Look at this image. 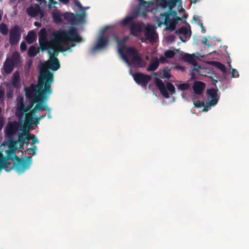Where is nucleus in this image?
Here are the masks:
<instances>
[{"label":"nucleus","mask_w":249,"mask_h":249,"mask_svg":"<svg viewBox=\"0 0 249 249\" xmlns=\"http://www.w3.org/2000/svg\"><path fill=\"white\" fill-rule=\"evenodd\" d=\"M18 143L12 137H9V149L6 151L5 156L0 151V159L5 163H10L14 169L18 174H22L30 168L32 163V157L25 159L18 157L16 154Z\"/></svg>","instance_id":"f257e3e1"},{"label":"nucleus","mask_w":249,"mask_h":249,"mask_svg":"<svg viewBox=\"0 0 249 249\" xmlns=\"http://www.w3.org/2000/svg\"><path fill=\"white\" fill-rule=\"evenodd\" d=\"M53 36L54 38L53 42L57 46H59L60 48V51L62 52L66 51L67 49H63L59 45L60 43L70 45V47L68 48V50H69L71 49V47L75 46V43L79 42L81 40L77 29L73 27H71L68 31L65 30H57L54 32Z\"/></svg>","instance_id":"f03ea898"},{"label":"nucleus","mask_w":249,"mask_h":249,"mask_svg":"<svg viewBox=\"0 0 249 249\" xmlns=\"http://www.w3.org/2000/svg\"><path fill=\"white\" fill-rule=\"evenodd\" d=\"M50 72L48 70L41 72L39 75L36 85L31 84L29 88H25V95L30 100L29 105L27 106L29 110L35 104L40 101L38 99V94L44 87L47 80V76Z\"/></svg>","instance_id":"7ed1b4c3"},{"label":"nucleus","mask_w":249,"mask_h":249,"mask_svg":"<svg viewBox=\"0 0 249 249\" xmlns=\"http://www.w3.org/2000/svg\"><path fill=\"white\" fill-rule=\"evenodd\" d=\"M124 61L129 65L132 64L135 68L145 66L146 63L140 56L138 51L134 47L123 45L118 49Z\"/></svg>","instance_id":"20e7f679"},{"label":"nucleus","mask_w":249,"mask_h":249,"mask_svg":"<svg viewBox=\"0 0 249 249\" xmlns=\"http://www.w3.org/2000/svg\"><path fill=\"white\" fill-rule=\"evenodd\" d=\"M47 80L45 83V85L43 89L38 94V99L40 100L39 102L36 103L35 107L30 111L27 114H35L42 109V107H44V104L49 100L50 95L52 93V89H51V84L53 81V74L50 72L47 76Z\"/></svg>","instance_id":"39448f33"},{"label":"nucleus","mask_w":249,"mask_h":249,"mask_svg":"<svg viewBox=\"0 0 249 249\" xmlns=\"http://www.w3.org/2000/svg\"><path fill=\"white\" fill-rule=\"evenodd\" d=\"M181 4V0H177L176 1H171L170 7L168 8L167 11L163 13H160V17H156V21L158 23V26H160L162 24L166 25H168L169 23L171 24L173 23V20L170 18V16L172 17H175L177 15V12L173 11V9L176 6L178 3Z\"/></svg>","instance_id":"423d86ee"},{"label":"nucleus","mask_w":249,"mask_h":249,"mask_svg":"<svg viewBox=\"0 0 249 249\" xmlns=\"http://www.w3.org/2000/svg\"><path fill=\"white\" fill-rule=\"evenodd\" d=\"M155 83L161 94L165 98H169V93L171 95L176 93L174 86L171 83L167 82L166 86H165L162 81L158 77L155 78Z\"/></svg>","instance_id":"0eeeda50"},{"label":"nucleus","mask_w":249,"mask_h":249,"mask_svg":"<svg viewBox=\"0 0 249 249\" xmlns=\"http://www.w3.org/2000/svg\"><path fill=\"white\" fill-rule=\"evenodd\" d=\"M21 37V28L18 25H15L10 30L9 43L11 45H17Z\"/></svg>","instance_id":"6e6552de"},{"label":"nucleus","mask_w":249,"mask_h":249,"mask_svg":"<svg viewBox=\"0 0 249 249\" xmlns=\"http://www.w3.org/2000/svg\"><path fill=\"white\" fill-rule=\"evenodd\" d=\"M133 77L135 82L142 87L145 88L151 80V77L150 75L145 74L142 72H136L133 74Z\"/></svg>","instance_id":"1a4fd4ad"},{"label":"nucleus","mask_w":249,"mask_h":249,"mask_svg":"<svg viewBox=\"0 0 249 249\" xmlns=\"http://www.w3.org/2000/svg\"><path fill=\"white\" fill-rule=\"evenodd\" d=\"M85 12L82 14H74L72 13L66 12L64 14V19L72 24L82 22L84 20Z\"/></svg>","instance_id":"9d476101"},{"label":"nucleus","mask_w":249,"mask_h":249,"mask_svg":"<svg viewBox=\"0 0 249 249\" xmlns=\"http://www.w3.org/2000/svg\"><path fill=\"white\" fill-rule=\"evenodd\" d=\"M60 67L59 59L57 58H50L49 60L45 62L43 65V69L44 70L40 71V73L45 71H49V69L53 71H56ZM40 73H39L40 74Z\"/></svg>","instance_id":"9b49d317"},{"label":"nucleus","mask_w":249,"mask_h":249,"mask_svg":"<svg viewBox=\"0 0 249 249\" xmlns=\"http://www.w3.org/2000/svg\"><path fill=\"white\" fill-rule=\"evenodd\" d=\"M41 35L39 37V42L42 50H49V49L53 50V47H49L48 41L46 37V32L45 29H42L40 30Z\"/></svg>","instance_id":"f8f14e48"},{"label":"nucleus","mask_w":249,"mask_h":249,"mask_svg":"<svg viewBox=\"0 0 249 249\" xmlns=\"http://www.w3.org/2000/svg\"><path fill=\"white\" fill-rule=\"evenodd\" d=\"M108 43V39L107 37L101 36L97 39L96 44L92 48V52L103 49L106 47Z\"/></svg>","instance_id":"ddd939ff"},{"label":"nucleus","mask_w":249,"mask_h":249,"mask_svg":"<svg viewBox=\"0 0 249 249\" xmlns=\"http://www.w3.org/2000/svg\"><path fill=\"white\" fill-rule=\"evenodd\" d=\"M217 91V89L214 88L207 89V92L208 94V98H211V100L209 101V106H214L217 103L219 99Z\"/></svg>","instance_id":"4468645a"},{"label":"nucleus","mask_w":249,"mask_h":249,"mask_svg":"<svg viewBox=\"0 0 249 249\" xmlns=\"http://www.w3.org/2000/svg\"><path fill=\"white\" fill-rule=\"evenodd\" d=\"M28 111H29V108L25 105L23 100L21 98L18 104V107L16 110V116L20 118Z\"/></svg>","instance_id":"2eb2a0df"},{"label":"nucleus","mask_w":249,"mask_h":249,"mask_svg":"<svg viewBox=\"0 0 249 249\" xmlns=\"http://www.w3.org/2000/svg\"><path fill=\"white\" fill-rule=\"evenodd\" d=\"M18 130V124L16 122H9L5 129V134L9 137H12Z\"/></svg>","instance_id":"dca6fc26"},{"label":"nucleus","mask_w":249,"mask_h":249,"mask_svg":"<svg viewBox=\"0 0 249 249\" xmlns=\"http://www.w3.org/2000/svg\"><path fill=\"white\" fill-rule=\"evenodd\" d=\"M40 8V7L38 4H36L35 5H31L26 9L27 14L32 18L36 17L38 15Z\"/></svg>","instance_id":"f3484780"},{"label":"nucleus","mask_w":249,"mask_h":249,"mask_svg":"<svg viewBox=\"0 0 249 249\" xmlns=\"http://www.w3.org/2000/svg\"><path fill=\"white\" fill-rule=\"evenodd\" d=\"M35 116V115L31 114H26L25 116L24 119V124L27 126H30L32 124H35L37 125L39 124V120L37 118V117L36 118V120L34 121L33 118Z\"/></svg>","instance_id":"a211bd4d"},{"label":"nucleus","mask_w":249,"mask_h":249,"mask_svg":"<svg viewBox=\"0 0 249 249\" xmlns=\"http://www.w3.org/2000/svg\"><path fill=\"white\" fill-rule=\"evenodd\" d=\"M204 88L205 84L203 82L196 81L194 83L193 89L195 94L201 95Z\"/></svg>","instance_id":"6ab92c4d"},{"label":"nucleus","mask_w":249,"mask_h":249,"mask_svg":"<svg viewBox=\"0 0 249 249\" xmlns=\"http://www.w3.org/2000/svg\"><path fill=\"white\" fill-rule=\"evenodd\" d=\"M144 36L150 42L153 43L156 40L157 35L153 29L146 28L144 32Z\"/></svg>","instance_id":"aec40b11"},{"label":"nucleus","mask_w":249,"mask_h":249,"mask_svg":"<svg viewBox=\"0 0 249 249\" xmlns=\"http://www.w3.org/2000/svg\"><path fill=\"white\" fill-rule=\"evenodd\" d=\"M195 54L185 53L182 55V59L184 61L188 62L194 66H196L197 62L195 60Z\"/></svg>","instance_id":"412c9836"},{"label":"nucleus","mask_w":249,"mask_h":249,"mask_svg":"<svg viewBox=\"0 0 249 249\" xmlns=\"http://www.w3.org/2000/svg\"><path fill=\"white\" fill-rule=\"evenodd\" d=\"M159 64L160 62L158 57H154L151 60L149 65L147 68V71H156L158 69Z\"/></svg>","instance_id":"4be33fe9"},{"label":"nucleus","mask_w":249,"mask_h":249,"mask_svg":"<svg viewBox=\"0 0 249 249\" xmlns=\"http://www.w3.org/2000/svg\"><path fill=\"white\" fill-rule=\"evenodd\" d=\"M12 84L16 88L19 89L20 87V74L18 71L13 74Z\"/></svg>","instance_id":"5701e85b"},{"label":"nucleus","mask_w":249,"mask_h":249,"mask_svg":"<svg viewBox=\"0 0 249 249\" xmlns=\"http://www.w3.org/2000/svg\"><path fill=\"white\" fill-rule=\"evenodd\" d=\"M15 65L12 63L9 59L6 58L3 64V70L6 74L10 73L14 69Z\"/></svg>","instance_id":"b1692460"},{"label":"nucleus","mask_w":249,"mask_h":249,"mask_svg":"<svg viewBox=\"0 0 249 249\" xmlns=\"http://www.w3.org/2000/svg\"><path fill=\"white\" fill-rule=\"evenodd\" d=\"M142 30V27L139 23H132L130 26V33L135 36L137 33H140Z\"/></svg>","instance_id":"393cba45"},{"label":"nucleus","mask_w":249,"mask_h":249,"mask_svg":"<svg viewBox=\"0 0 249 249\" xmlns=\"http://www.w3.org/2000/svg\"><path fill=\"white\" fill-rule=\"evenodd\" d=\"M176 34H182L185 36L186 37H190L191 36V30L188 29L185 26L180 27L178 30L175 31Z\"/></svg>","instance_id":"a878e982"},{"label":"nucleus","mask_w":249,"mask_h":249,"mask_svg":"<svg viewBox=\"0 0 249 249\" xmlns=\"http://www.w3.org/2000/svg\"><path fill=\"white\" fill-rule=\"evenodd\" d=\"M177 0H172V1H176ZM172 0H155L157 6L160 7L162 8H165L167 7H170V1Z\"/></svg>","instance_id":"bb28decb"},{"label":"nucleus","mask_w":249,"mask_h":249,"mask_svg":"<svg viewBox=\"0 0 249 249\" xmlns=\"http://www.w3.org/2000/svg\"><path fill=\"white\" fill-rule=\"evenodd\" d=\"M7 58L9 59V60L12 62L15 66L18 65L20 63V56L17 52L14 53L11 58Z\"/></svg>","instance_id":"cd10ccee"},{"label":"nucleus","mask_w":249,"mask_h":249,"mask_svg":"<svg viewBox=\"0 0 249 249\" xmlns=\"http://www.w3.org/2000/svg\"><path fill=\"white\" fill-rule=\"evenodd\" d=\"M36 39V37L35 33L32 31L29 32L26 37L27 42L28 44H32L35 41Z\"/></svg>","instance_id":"c85d7f7f"},{"label":"nucleus","mask_w":249,"mask_h":249,"mask_svg":"<svg viewBox=\"0 0 249 249\" xmlns=\"http://www.w3.org/2000/svg\"><path fill=\"white\" fill-rule=\"evenodd\" d=\"M39 53V50L37 51L36 47L34 45L30 46L28 51V54L30 57H34Z\"/></svg>","instance_id":"c756f323"},{"label":"nucleus","mask_w":249,"mask_h":249,"mask_svg":"<svg viewBox=\"0 0 249 249\" xmlns=\"http://www.w3.org/2000/svg\"><path fill=\"white\" fill-rule=\"evenodd\" d=\"M0 32L3 35H7L8 33V29L7 26L4 23H1L0 24Z\"/></svg>","instance_id":"7c9ffc66"},{"label":"nucleus","mask_w":249,"mask_h":249,"mask_svg":"<svg viewBox=\"0 0 249 249\" xmlns=\"http://www.w3.org/2000/svg\"><path fill=\"white\" fill-rule=\"evenodd\" d=\"M133 19L132 16H128L124 18L121 22V24L124 26H126L130 23Z\"/></svg>","instance_id":"2f4dec72"},{"label":"nucleus","mask_w":249,"mask_h":249,"mask_svg":"<svg viewBox=\"0 0 249 249\" xmlns=\"http://www.w3.org/2000/svg\"><path fill=\"white\" fill-rule=\"evenodd\" d=\"M177 86L178 89L180 90H185L189 89L190 85L188 83H182Z\"/></svg>","instance_id":"473e14b6"},{"label":"nucleus","mask_w":249,"mask_h":249,"mask_svg":"<svg viewBox=\"0 0 249 249\" xmlns=\"http://www.w3.org/2000/svg\"><path fill=\"white\" fill-rule=\"evenodd\" d=\"M145 9H146V8L144 7ZM147 10L146 9H145V10H142V9L141 8V6H139L138 8H137V13L142 16V17H144V18H145L147 17Z\"/></svg>","instance_id":"72a5a7b5"},{"label":"nucleus","mask_w":249,"mask_h":249,"mask_svg":"<svg viewBox=\"0 0 249 249\" xmlns=\"http://www.w3.org/2000/svg\"><path fill=\"white\" fill-rule=\"evenodd\" d=\"M18 143L23 142V143H26V134L25 132L21 133L18 135V140L17 141Z\"/></svg>","instance_id":"f704fd0d"},{"label":"nucleus","mask_w":249,"mask_h":249,"mask_svg":"<svg viewBox=\"0 0 249 249\" xmlns=\"http://www.w3.org/2000/svg\"><path fill=\"white\" fill-rule=\"evenodd\" d=\"M162 72H163V74H162L163 78H165L169 79L171 77V75L170 74V70L169 68H166L164 69H163Z\"/></svg>","instance_id":"c9c22d12"},{"label":"nucleus","mask_w":249,"mask_h":249,"mask_svg":"<svg viewBox=\"0 0 249 249\" xmlns=\"http://www.w3.org/2000/svg\"><path fill=\"white\" fill-rule=\"evenodd\" d=\"M215 66L219 69L222 72L225 73L226 72V69L225 66L219 62H215Z\"/></svg>","instance_id":"e433bc0d"},{"label":"nucleus","mask_w":249,"mask_h":249,"mask_svg":"<svg viewBox=\"0 0 249 249\" xmlns=\"http://www.w3.org/2000/svg\"><path fill=\"white\" fill-rule=\"evenodd\" d=\"M175 54L176 53L174 52V51L170 50L166 51L164 53L165 56L167 58H171L175 56Z\"/></svg>","instance_id":"4c0bfd02"},{"label":"nucleus","mask_w":249,"mask_h":249,"mask_svg":"<svg viewBox=\"0 0 249 249\" xmlns=\"http://www.w3.org/2000/svg\"><path fill=\"white\" fill-rule=\"evenodd\" d=\"M53 18L54 21L56 23H60L62 21L60 15L58 13H53Z\"/></svg>","instance_id":"58836bf2"},{"label":"nucleus","mask_w":249,"mask_h":249,"mask_svg":"<svg viewBox=\"0 0 249 249\" xmlns=\"http://www.w3.org/2000/svg\"><path fill=\"white\" fill-rule=\"evenodd\" d=\"M140 2V6L143 7L147 8L150 4V2L146 1L144 0H138Z\"/></svg>","instance_id":"ea45409f"},{"label":"nucleus","mask_w":249,"mask_h":249,"mask_svg":"<svg viewBox=\"0 0 249 249\" xmlns=\"http://www.w3.org/2000/svg\"><path fill=\"white\" fill-rule=\"evenodd\" d=\"M53 52H51L49 50H48V53H50V58H57V56L58 55L59 51L55 50L54 49Z\"/></svg>","instance_id":"a19ab883"},{"label":"nucleus","mask_w":249,"mask_h":249,"mask_svg":"<svg viewBox=\"0 0 249 249\" xmlns=\"http://www.w3.org/2000/svg\"><path fill=\"white\" fill-rule=\"evenodd\" d=\"M74 3L76 6H77L79 9L83 10V13L85 12V9L82 6L81 4L80 3V1L78 0H74Z\"/></svg>","instance_id":"79ce46f5"},{"label":"nucleus","mask_w":249,"mask_h":249,"mask_svg":"<svg viewBox=\"0 0 249 249\" xmlns=\"http://www.w3.org/2000/svg\"><path fill=\"white\" fill-rule=\"evenodd\" d=\"M239 74L238 71L235 69H231V78L238 77Z\"/></svg>","instance_id":"37998d69"},{"label":"nucleus","mask_w":249,"mask_h":249,"mask_svg":"<svg viewBox=\"0 0 249 249\" xmlns=\"http://www.w3.org/2000/svg\"><path fill=\"white\" fill-rule=\"evenodd\" d=\"M175 36L174 35H170L166 37V40L167 41L172 42L175 41Z\"/></svg>","instance_id":"c03bdc74"},{"label":"nucleus","mask_w":249,"mask_h":249,"mask_svg":"<svg viewBox=\"0 0 249 249\" xmlns=\"http://www.w3.org/2000/svg\"><path fill=\"white\" fill-rule=\"evenodd\" d=\"M20 49L21 51H25L27 49V45L25 41H22L20 45Z\"/></svg>","instance_id":"a18cd8bd"},{"label":"nucleus","mask_w":249,"mask_h":249,"mask_svg":"<svg viewBox=\"0 0 249 249\" xmlns=\"http://www.w3.org/2000/svg\"><path fill=\"white\" fill-rule=\"evenodd\" d=\"M194 106L195 107H201L204 106L205 103L204 102H199L196 103H195V101H194Z\"/></svg>","instance_id":"49530a36"},{"label":"nucleus","mask_w":249,"mask_h":249,"mask_svg":"<svg viewBox=\"0 0 249 249\" xmlns=\"http://www.w3.org/2000/svg\"><path fill=\"white\" fill-rule=\"evenodd\" d=\"M168 24H169V25L166 27V29L167 30H169L171 31H174L175 30L176 26L175 24L172 25V23L171 24L169 23Z\"/></svg>","instance_id":"de8ad7c7"},{"label":"nucleus","mask_w":249,"mask_h":249,"mask_svg":"<svg viewBox=\"0 0 249 249\" xmlns=\"http://www.w3.org/2000/svg\"><path fill=\"white\" fill-rule=\"evenodd\" d=\"M208 39L206 36H204L203 39L202 40L201 42L204 45H207L208 46H210L211 45L207 43Z\"/></svg>","instance_id":"09e8293b"},{"label":"nucleus","mask_w":249,"mask_h":249,"mask_svg":"<svg viewBox=\"0 0 249 249\" xmlns=\"http://www.w3.org/2000/svg\"><path fill=\"white\" fill-rule=\"evenodd\" d=\"M25 134H26V140H30L33 139V137L32 136L31 134L28 131L25 132Z\"/></svg>","instance_id":"8fccbe9b"},{"label":"nucleus","mask_w":249,"mask_h":249,"mask_svg":"<svg viewBox=\"0 0 249 249\" xmlns=\"http://www.w3.org/2000/svg\"><path fill=\"white\" fill-rule=\"evenodd\" d=\"M27 151H28L29 154H31L32 155H35L36 154V152L34 151V149H32L31 148L27 149Z\"/></svg>","instance_id":"3c124183"},{"label":"nucleus","mask_w":249,"mask_h":249,"mask_svg":"<svg viewBox=\"0 0 249 249\" xmlns=\"http://www.w3.org/2000/svg\"><path fill=\"white\" fill-rule=\"evenodd\" d=\"M33 141L31 142V145H34L35 143L38 142V141L36 136H34L33 139H32Z\"/></svg>","instance_id":"603ef678"},{"label":"nucleus","mask_w":249,"mask_h":249,"mask_svg":"<svg viewBox=\"0 0 249 249\" xmlns=\"http://www.w3.org/2000/svg\"><path fill=\"white\" fill-rule=\"evenodd\" d=\"M38 15H39V17L40 18H42L44 16V11L43 10L40 8V12L38 13Z\"/></svg>","instance_id":"864d4df0"},{"label":"nucleus","mask_w":249,"mask_h":249,"mask_svg":"<svg viewBox=\"0 0 249 249\" xmlns=\"http://www.w3.org/2000/svg\"><path fill=\"white\" fill-rule=\"evenodd\" d=\"M42 110H46L48 112H50L51 111V109H50V108H49L48 107V106L47 105H44V107H42Z\"/></svg>","instance_id":"5fc2aeb1"},{"label":"nucleus","mask_w":249,"mask_h":249,"mask_svg":"<svg viewBox=\"0 0 249 249\" xmlns=\"http://www.w3.org/2000/svg\"><path fill=\"white\" fill-rule=\"evenodd\" d=\"M197 24L200 26L201 30H202V32H203L204 33H205V30L204 29V27L203 26V23L202 22H197Z\"/></svg>","instance_id":"6e6d98bb"},{"label":"nucleus","mask_w":249,"mask_h":249,"mask_svg":"<svg viewBox=\"0 0 249 249\" xmlns=\"http://www.w3.org/2000/svg\"><path fill=\"white\" fill-rule=\"evenodd\" d=\"M193 19L196 21V23L197 24V22H200V18L199 17L194 16Z\"/></svg>","instance_id":"4d7b16f0"},{"label":"nucleus","mask_w":249,"mask_h":249,"mask_svg":"<svg viewBox=\"0 0 249 249\" xmlns=\"http://www.w3.org/2000/svg\"><path fill=\"white\" fill-rule=\"evenodd\" d=\"M181 11L184 13V15L182 17V18L186 19L188 15L185 14V10L183 8H181Z\"/></svg>","instance_id":"13d9d810"},{"label":"nucleus","mask_w":249,"mask_h":249,"mask_svg":"<svg viewBox=\"0 0 249 249\" xmlns=\"http://www.w3.org/2000/svg\"><path fill=\"white\" fill-rule=\"evenodd\" d=\"M160 60L161 62V63H164L166 60V59L164 56H161L160 58Z\"/></svg>","instance_id":"bf43d9fd"},{"label":"nucleus","mask_w":249,"mask_h":249,"mask_svg":"<svg viewBox=\"0 0 249 249\" xmlns=\"http://www.w3.org/2000/svg\"><path fill=\"white\" fill-rule=\"evenodd\" d=\"M4 122L2 119H0V129H1L3 126Z\"/></svg>","instance_id":"052dcab7"},{"label":"nucleus","mask_w":249,"mask_h":249,"mask_svg":"<svg viewBox=\"0 0 249 249\" xmlns=\"http://www.w3.org/2000/svg\"><path fill=\"white\" fill-rule=\"evenodd\" d=\"M61 2L63 3L64 4H67L69 3L70 0H59Z\"/></svg>","instance_id":"680f3d73"},{"label":"nucleus","mask_w":249,"mask_h":249,"mask_svg":"<svg viewBox=\"0 0 249 249\" xmlns=\"http://www.w3.org/2000/svg\"><path fill=\"white\" fill-rule=\"evenodd\" d=\"M4 93L2 91H0V100L3 98Z\"/></svg>","instance_id":"e2e57ef3"},{"label":"nucleus","mask_w":249,"mask_h":249,"mask_svg":"<svg viewBox=\"0 0 249 249\" xmlns=\"http://www.w3.org/2000/svg\"><path fill=\"white\" fill-rule=\"evenodd\" d=\"M12 96V93H11V92H7V97L8 98H11Z\"/></svg>","instance_id":"0e129e2a"},{"label":"nucleus","mask_w":249,"mask_h":249,"mask_svg":"<svg viewBox=\"0 0 249 249\" xmlns=\"http://www.w3.org/2000/svg\"><path fill=\"white\" fill-rule=\"evenodd\" d=\"M181 19H182V18H181L179 17H177V16L175 17V19L176 21L181 20Z\"/></svg>","instance_id":"69168bd1"},{"label":"nucleus","mask_w":249,"mask_h":249,"mask_svg":"<svg viewBox=\"0 0 249 249\" xmlns=\"http://www.w3.org/2000/svg\"><path fill=\"white\" fill-rule=\"evenodd\" d=\"M45 117V115L40 116L39 117H37V118L40 121L42 119H43Z\"/></svg>","instance_id":"338daca9"},{"label":"nucleus","mask_w":249,"mask_h":249,"mask_svg":"<svg viewBox=\"0 0 249 249\" xmlns=\"http://www.w3.org/2000/svg\"><path fill=\"white\" fill-rule=\"evenodd\" d=\"M209 106H206L205 108L203 109V111H207L208 110Z\"/></svg>","instance_id":"774afa93"}]
</instances>
